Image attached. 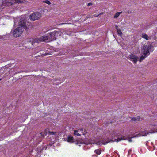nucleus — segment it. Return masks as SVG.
I'll return each instance as SVG.
<instances>
[{
  "label": "nucleus",
  "mask_w": 157,
  "mask_h": 157,
  "mask_svg": "<svg viewBox=\"0 0 157 157\" xmlns=\"http://www.w3.org/2000/svg\"><path fill=\"white\" fill-rule=\"evenodd\" d=\"M132 151V150H131V149H130L129 150V151H128V154H130V152H131Z\"/></svg>",
  "instance_id": "4be33fe9"
},
{
  "label": "nucleus",
  "mask_w": 157,
  "mask_h": 157,
  "mask_svg": "<svg viewBox=\"0 0 157 157\" xmlns=\"http://www.w3.org/2000/svg\"><path fill=\"white\" fill-rule=\"evenodd\" d=\"M66 24V23H63V24Z\"/></svg>",
  "instance_id": "393cba45"
},
{
  "label": "nucleus",
  "mask_w": 157,
  "mask_h": 157,
  "mask_svg": "<svg viewBox=\"0 0 157 157\" xmlns=\"http://www.w3.org/2000/svg\"><path fill=\"white\" fill-rule=\"evenodd\" d=\"M1 78H0V81L1 80Z\"/></svg>",
  "instance_id": "bb28decb"
},
{
  "label": "nucleus",
  "mask_w": 157,
  "mask_h": 157,
  "mask_svg": "<svg viewBox=\"0 0 157 157\" xmlns=\"http://www.w3.org/2000/svg\"><path fill=\"white\" fill-rule=\"evenodd\" d=\"M110 142V141H106V142H104L103 143V144H104V145H105V144H107V143H108L109 142Z\"/></svg>",
  "instance_id": "aec40b11"
},
{
  "label": "nucleus",
  "mask_w": 157,
  "mask_h": 157,
  "mask_svg": "<svg viewBox=\"0 0 157 157\" xmlns=\"http://www.w3.org/2000/svg\"><path fill=\"white\" fill-rule=\"evenodd\" d=\"M122 13V12H117L116 13L114 17H113V18H117L118 17V16L119 15H120L121 13Z\"/></svg>",
  "instance_id": "f8f14e48"
},
{
  "label": "nucleus",
  "mask_w": 157,
  "mask_h": 157,
  "mask_svg": "<svg viewBox=\"0 0 157 157\" xmlns=\"http://www.w3.org/2000/svg\"><path fill=\"white\" fill-rule=\"evenodd\" d=\"M115 29L117 30L118 34L121 37L122 33L121 29L118 28V26L115 25Z\"/></svg>",
  "instance_id": "0eeeda50"
},
{
  "label": "nucleus",
  "mask_w": 157,
  "mask_h": 157,
  "mask_svg": "<svg viewBox=\"0 0 157 157\" xmlns=\"http://www.w3.org/2000/svg\"><path fill=\"white\" fill-rule=\"evenodd\" d=\"M140 117L139 116H138L137 117H132V120L133 121H140Z\"/></svg>",
  "instance_id": "ddd939ff"
},
{
  "label": "nucleus",
  "mask_w": 157,
  "mask_h": 157,
  "mask_svg": "<svg viewBox=\"0 0 157 157\" xmlns=\"http://www.w3.org/2000/svg\"><path fill=\"white\" fill-rule=\"evenodd\" d=\"M126 139H127V138L126 137L124 136H122L121 137L117 139H115V141L117 142H118L121 140H124Z\"/></svg>",
  "instance_id": "6e6552de"
},
{
  "label": "nucleus",
  "mask_w": 157,
  "mask_h": 157,
  "mask_svg": "<svg viewBox=\"0 0 157 157\" xmlns=\"http://www.w3.org/2000/svg\"><path fill=\"white\" fill-rule=\"evenodd\" d=\"M151 145L152 146L153 148H152V149H151L150 150L151 151H153L155 148V147L154 146V144L153 143L151 142Z\"/></svg>",
  "instance_id": "a211bd4d"
},
{
  "label": "nucleus",
  "mask_w": 157,
  "mask_h": 157,
  "mask_svg": "<svg viewBox=\"0 0 157 157\" xmlns=\"http://www.w3.org/2000/svg\"><path fill=\"white\" fill-rule=\"evenodd\" d=\"M15 0V1H18V0Z\"/></svg>",
  "instance_id": "a878e982"
},
{
  "label": "nucleus",
  "mask_w": 157,
  "mask_h": 157,
  "mask_svg": "<svg viewBox=\"0 0 157 157\" xmlns=\"http://www.w3.org/2000/svg\"><path fill=\"white\" fill-rule=\"evenodd\" d=\"M142 38H143L147 40H148L149 39L148 38V35L146 34L145 33H143L142 34Z\"/></svg>",
  "instance_id": "9d476101"
},
{
  "label": "nucleus",
  "mask_w": 157,
  "mask_h": 157,
  "mask_svg": "<svg viewBox=\"0 0 157 157\" xmlns=\"http://www.w3.org/2000/svg\"><path fill=\"white\" fill-rule=\"evenodd\" d=\"M147 56L142 55L140 58L139 61H140V62H141L143 60H144L145 59V57H146Z\"/></svg>",
  "instance_id": "4468645a"
},
{
  "label": "nucleus",
  "mask_w": 157,
  "mask_h": 157,
  "mask_svg": "<svg viewBox=\"0 0 157 157\" xmlns=\"http://www.w3.org/2000/svg\"><path fill=\"white\" fill-rule=\"evenodd\" d=\"M129 58L135 63H136L138 61V57L135 55L131 54L129 55Z\"/></svg>",
  "instance_id": "423d86ee"
},
{
  "label": "nucleus",
  "mask_w": 157,
  "mask_h": 157,
  "mask_svg": "<svg viewBox=\"0 0 157 157\" xmlns=\"http://www.w3.org/2000/svg\"><path fill=\"white\" fill-rule=\"evenodd\" d=\"M143 54L144 56H148L150 54V52H152L153 49V46L151 44L144 45L143 47Z\"/></svg>",
  "instance_id": "7ed1b4c3"
},
{
  "label": "nucleus",
  "mask_w": 157,
  "mask_h": 157,
  "mask_svg": "<svg viewBox=\"0 0 157 157\" xmlns=\"http://www.w3.org/2000/svg\"><path fill=\"white\" fill-rule=\"evenodd\" d=\"M56 133V132H53V131H49L48 133L50 135H53L55 134Z\"/></svg>",
  "instance_id": "f3484780"
},
{
  "label": "nucleus",
  "mask_w": 157,
  "mask_h": 157,
  "mask_svg": "<svg viewBox=\"0 0 157 157\" xmlns=\"http://www.w3.org/2000/svg\"><path fill=\"white\" fill-rule=\"evenodd\" d=\"M74 135H76L77 136H81V134H80L79 133H78V131L76 130H74Z\"/></svg>",
  "instance_id": "2eb2a0df"
},
{
  "label": "nucleus",
  "mask_w": 157,
  "mask_h": 157,
  "mask_svg": "<svg viewBox=\"0 0 157 157\" xmlns=\"http://www.w3.org/2000/svg\"><path fill=\"white\" fill-rule=\"evenodd\" d=\"M74 140V138L73 137L71 136H69L68 137L67 140V141L69 142H71L72 143L73 141Z\"/></svg>",
  "instance_id": "1a4fd4ad"
},
{
  "label": "nucleus",
  "mask_w": 157,
  "mask_h": 157,
  "mask_svg": "<svg viewBox=\"0 0 157 157\" xmlns=\"http://www.w3.org/2000/svg\"><path fill=\"white\" fill-rule=\"evenodd\" d=\"M149 133H139L138 134H136L135 135H133L132 137H131L130 138H128V140L129 142H132V138L135 137H139L142 136H146L147 134H149Z\"/></svg>",
  "instance_id": "39448f33"
},
{
  "label": "nucleus",
  "mask_w": 157,
  "mask_h": 157,
  "mask_svg": "<svg viewBox=\"0 0 157 157\" xmlns=\"http://www.w3.org/2000/svg\"><path fill=\"white\" fill-rule=\"evenodd\" d=\"M155 144L156 145H157V140L155 142Z\"/></svg>",
  "instance_id": "b1692460"
},
{
  "label": "nucleus",
  "mask_w": 157,
  "mask_h": 157,
  "mask_svg": "<svg viewBox=\"0 0 157 157\" xmlns=\"http://www.w3.org/2000/svg\"><path fill=\"white\" fill-rule=\"evenodd\" d=\"M44 2L45 3L48 5H50L51 4V2L49 1L48 0H46L45 1H44Z\"/></svg>",
  "instance_id": "dca6fc26"
},
{
  "label": "nucleus",
  "mask_w": 157,
  "mask_h": 157,
  "mask_svg": "<svg viewBox=\"0 0 157 157\" xmlns=\"http://www.w3.org/2000/svg\"><path fill=\"white\" fill-rule=\"evenodd\" d=\"M104 13H99V14H98V15H95L94 16V17H98V16H100V15H101L102 14H103Z\"/></svg>",
  "instance_id": "6ab92c4d"
},
{
  "label": "nucleus",
  "mask_w": 157,
  "mask_h": 157,
  "mask_svg": "<svg viewBox=\"0 0 157 157\" xmlns=\"http://www.w3.org/2000/svg\"><path fill=\"white\" fill-rule=\"evenodd\" d=\"M41 16V14L40 13L36 12L33 13L31 15H30V18L31 21H35L40 18Z\"/></svg>",
  "instance_id": "20e7f679"
},
{
  "label": "nucleus",
  "mask_w": 157,
  "mask_h": 157,
  "mask_svg": "<svg viewBox=\"0 0 157 157\" xmlns=\"http://www.w3.org/2000/svg\"><path fill=\"white\" fill-rule=\"evenodd\" d=\"M20 26L17 28L13 32V37H17L21 36L25 29L26 30L27 27L25 25V22L24 20H20L19 23Z\"/></svg>",
  "instance_id": "f03ea898"
},
{
  "label": "nucleus",
  "mask_w": 157,
  "mask_h": 157,
  "mask_svg": "<svg viewBox=\"0 0 157 157\" xmlns=\"http://www.w3.org/2000/svg\"><path fill=\"white\" fill-rule=\"evenodd\" d=\"M60 32L59 31H54L50 33H48L44 36H41L39 38L33 39L32 41H30L29 43H30L31 46H33L34 43H38L40 42H48L52 40H56L57 37L60 35Z\"/></svg>",
  "instance_id": "f257e3e1"
},
{
  "label": "nucleus",
  "mask_w": 157,
  "mask_h": 157,
  "mask_svg": "<svg viewBox=\"0 0 157 157\" xmlns=\"http://www.w3.org/2000/svg\"><path fill=\"white\" fill-rule=\"evenodd\" d=\"M127 12H128V13H131V11H128Z\"/></svg>",
  "instance_id": "5701e85b"
},
{
  "label": "nucleus",
  "mask_w": 157,
  "mask_h": 157,
  "mask_svg": "<svg viewBox=\"0 0 157 157\" xmlns=\"http://www.w3.org/2000/svg\"><path fill=\"white\" fill-rule=\"evenodd\" d=\"M92 5V3L91 2H90L88 3V5H87V6H90Z\"/></svg>",
  "instance_id": "412c9836"
},
{
  "label": "nucleus",
  "mask_w": 157,
  "mask_h": 157,
  "mask_svg": "<svg viewBox=\"0 0 157 157\" xmlns=\"http://www.w3.org/2000/svg\"><path fill=\"white\" fill-rule=\"evenodd\" d=\"M94 152L96 154H97L98 155H99L101 154V149H98L95 150Z\"/></svg>",
  "instance_id": "9b49d317"
}]
</instances>
